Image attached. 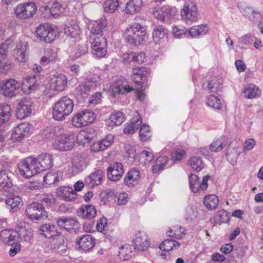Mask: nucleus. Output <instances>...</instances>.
<instances>
[{
  "label": "nucleus",
  "mask_w": 263,
  "mask_h": 263,
  "mask_svg": "<svg viewBox=\"0 0 263 263\" xmlns=\"http://www.w3.org/2000/svg\"><path fill=\"white\" fill-rule=\"evenodd\" d=\"M74 103L68 97H62L57 101L53 108L52 117L57 121H62L73 111Z\"/></svg>",
  "instance_id": "1"
},
{
  "label": "nucleus",
  "mask_w": 263,
  "mask_h": 263,
  "mask_svg": "<svg viewBox=\"0 0 263 263\" xmlns=\"http://www.w3.org/2000/svg\"><path fill=\"white\" fill-rule=\"evenodd\" d=\"M143 27L139 24L134 23L125 29L124 33L125 40L130 44L137 45L144 40L145 33Z\"/></svg>",
  "instance_id": "2"
},
{
  "label": "nucleus",
  "mask_w": 263,
  "mask_h": 263,
  "mask_svg": "<svg viewBox=\"0 0 263 263\" xmlns=\"http://www.w3.org/2000/svg\"><path fill=\"white\" fill-rule=\"evenodd\" d=\"M89 42L91 45L92 53L97 58L104 57L107 54V42L103 35L96 37L95 35L89 36Z\"/></svg>",
  "instance_id": "3"
},
{
  "label": "nucleus",
  "mask_w": 263,
  "mask_h": 263,
  "mask_svg": "<svg viewBox=\"0 0 263 263\" xmlns=\"http://www.w3.org/2000/svg\"><path fill=\"white\" fill-rule=\"evenodd\" d=\"M76 135L73 133H67L61 135L53 143L54 148L59 151L70 150L74 146Z\"/></svg>",
  "instance_id": "4"
},
{
  "label": "nucleus",
  "mask_w": 263,
  "mask_h": 263,
  "mask_svg": "<svg viewBox=\"0 0 263 263\" xmlns=\"http://www.w3.org/2000/svg\"><path fill=\"white\" fill-rule=\"evenodd\" d=\"M95 119L96 116L93 112L86 109L75 115L72 119V124L74 127L80 128L92 123Z\"/></svg>",
  "instance_id": "5"
},
{
  "label": "nucleus",
  "mask_w": 263,
  "mask_h": 263,
  "mask_svg": "<svg viewBox=\"0 0 263 263\" xmlns=\"http://www.w3.org/2000/svg\"><path fill=\"white\" fill-rule=\"evenodd\" d=\"M25 214L28 218L31 220H41L47 218V212L41 204L32 203L26 208Z\"/></svg>",
  "instance_id": "6"
},
{
  "label": "nucleus",
  "mask_w": 263,
  "mask_h": 263,
  "mask_svg": "<svg viewBox=\"0 0 263 263\" xmlns=\"http://www.w3.org/2000/svg\"><path fill=\"white\" fill-rule=\"evenodd\" d=\"M20 175L26 178H30L35 174L39 173L35 165L33 159L31 157H27L21 161L17 165Z\"/></svg>",
  "instance_id": "7"
},
{
  "label": "nucleus",
  "mask_w": 263,
  "mask_h": 263,
  "mask_svg": "<svg viewBox=\"0 0 263 263\" xmlns=\"http://www.w3.org/2000/svg\"><path fill=\"white\" fill-rule=\"evenodd\" d=\"M100 79L97 76L92 78L87 79L82 84L79 85L76 89V95L81 96L83 98L87 97L88 92L94 89L100 84Z\"/></svg>",
  "instance_id": "8"
},
{
  "label": "nucleus",
  "mask_w": 263,
  "mask_h": 263,
  "mask_svg": "<svg viewBox=\"0 0 263 263\" xmlns=\"http://www.w3.org/2000/svg\"><path fill=\"white\" fill-rule=\"evenodd\" d=\"M20 86L15 79H10L0 82V90L5 97H12L18 93Z\"/></svg>",
  "instance_id": "9"
},
{
  "label": "nucleus",
  "mask_w": 263,
  "mask_h": 263,
  "mask_svg": "<svg viewBox=\"0 0 263 263\" xmlns=\"http://www.w3.org/2000/svg\"><path fill=\"white\" fill-rule=\"evenodd\" d=\"M37 11V6L33 2H28L18 5L15 9L16 16L20 19L32 17Z\"/></svg>",
  "instance_id": "10"
},
{
  "label": "nucleus",
  "mask_w": 263,
  "mask_h": 263,
  "mask_svg": "<svg viewBox=\"0 0 263 263\" xmlns=\"http://www.w3.org/2000/svg\"><path fill=\"white\" fill-rule=\"evenodd\" d=\"M36 34L39 40L45 43L53 41L57 35L55 30L47 24L40 25L36 29Z\"/></svg>",
  "instance_id": "11"
},
{
  "label": "nucleus",
  "mask_w": 263,
  "mask_h": 263,
  "mask_svg": "<svg viewBox=\"0 0 263 263\" xmlns=\"http://www.w3.org/2000/svg\"><path fill=\"white\" fill-rule=\"evenodd\" d=\"M151 241L148 234L144 231H138L133 238L134 249L144 252L149 248Z\"/></svg>",
  "instance_id": "12"
},
{
  "label": "nucleus",
  "mask_w": 263,
  "mask_h": 263,
  "mask_svg": "<svg viewBox=\"0 0 263 263\" xmlns=\"http://www.w3.org/2000/svg\"><path fill=\"white\" fill-rule=\"evenodd\" d=\"M34 165L39 173L48 170L53 166L52 156L48 154H42L36 158H33Z\"/></svg>",
  "instance_id": "13"
},
{
  "label": "nucleus",
  "mask_w": 263,
  "mask_h": 263,
  "mask_svg": "<svg viewBox=\"0 0 263 263\" xmlns=\"http://www.w3.org/2000/svg\"><path fill=\"white\" fill-rule=\"evenodd\" d=\"M181 17L186 22L195 21L197 17V9L196 4L192 1L186 2L181 10Z\"/></svg>",
  "instance_id": "14"
},
{
  "label": "nucleus",
  "mask_w": 263,
  "mask_h": 263,
  "mask_svg": "<svg viewBox=\"0 0 263 263\" xmlns=\"http://www.w3.org/2000/svg\"><path fill=\"white\" fill-rule=\"evenodd\" d=\"M32 102L30 98H23L16 106V117L22 120L30 116L32 112Z\"/></svg>",
  "instance_id": "15"
},
{
  "label": "nucleus",
  "mask_w": 263,
  "mask_h": 263,
  "mask_svg": "<svg viewBox=\"0 0 263 263\" xmlns=\"http://www.w3.org/2000/svg\"><path fill=\"white\" fill-rule=\"evenodd\" d=\"M67 84V79L65 74L58 73L53 74L50 81V89L57 92L63 91Z\"/></svg>",
  "instance_id": "16"
},
{
  "label": "nucleus",
  "mask_w": 263,
  "mask_h": 263,
  "mask_svg": "<svg viewBox=\"0 0 263 263\" xmlns=\"http://www.w3.org/2000/svg\"><path fill=\"white\" fill-rule=\"evenodd\" d=\"M223 85V80L219 76H213L202 84L203 89L208 92H216L221 90Z\"/></svg>",
  "instance_id": "17"
},
{
  "label": "nucleus",
  "mask_w": 263,
  "mask_h": 263,
  "mask_svg": "<svg viewBox=\"0 0 263 263\" xmlns=\"http://www.w3.org/2000/svg\"><path fill=\"white\" fill-rule=\"evenodd\" d=\"M18 233V239L21 241L30 242L33 238L32 231L28 223L19 222L15 228Z\"/></svg>",
  "instance_id": "18"
},
{
  "label": "nucleus",
  "mask_w": 263,
  "mask_h": 263,
  "mask_svg": "<svg viewBox=\"0 0 263 263\" xmlns=\"http://www.w3.org/2000/svg\"><path fill=\"white\" fill-rule=\"evenodd\" d=\"M57 196L66 201H71L77 198L78 194L71 186H61L57 190Z\"/></svg>",
  "instance_id": "19"
},
{
  "label": "nucleus",
  "mask_w": 263,
  "mask_h": 263,
  "mask_svg": "<svg viewBox=\"0 0 263 263\" xmlns=\"http://www.w3.org/2000/svg\"><path fill=\"white\" fill-rule=\"evenodd\" d=\"M124 174V169L121 163L113 162L108 167L107 176L111 181H117L119 180Z\"/></svg>",
  "instance_id": "20"
},
{
  "label": "nucleus",
  "mask_w": 263,
  "mask_h": 263,
  "mask_svg": "<svg viewBox=\"0 0 263 263\" xmlns=\"http://www.w3.org/2000/svg\"><path fill=\"white\" fill-rule=\"evenodd\" d=\"M176 12L175 8L170 6H165L160 8H155L153 12L156 17L163 21L169 20L172 16L175 15Z\"/></svg>",
  "instance_id": "21"
},
{
  "label": "nucleus",
  "mask_w": 263,
  "mask_h": 263,
  "mask_svg": "<svg viewBox=\"0 0 263 263\" xmlns=\"http://www.w3.org/2000/svg\"><path fill=\"white\" fill-rule=\"evenodd\" d=\"M150 74V69L148 68L141 67L133 69L132 78L134 82L138 86L143 83Z\"/></svg>",
  "instance_id": "22"
},
{
  "label": "nucleus",
  "mask_w": 263,
  "mask_h": 263,
  "mask_svg": "<svg viewBox=\"0 0 263 263\" xmlns=\"http://www.w3.org/2000/svg\"><path fill=\"white\" fill-rule=\"evenodd\" d=\"M30 126L27 123H22L14 128L11 134V139L20 141L27 136L29 133Z\"/></svg>",
  "instance_id": "23"
},
{
  "label": "nucleus",
  "mask_w": 263,
  "mask_h": 263,
  "mask_svg": "<svg viewBox=\"0 0 263 263\" xmlns=\"http://www.w3.org/2000/svg\"><path fill=\"white\" fill-rule=\"evenodd\" d=\"M96 243L95 239L91 235L86 234L78 237L76 244L79 249L84 251H89L92 249Z\"/></svg>",
  "instance_id": "24"
},
{
  "label": "nucleus",
  "mask_w": 263,
  "mask_h": 263,
  "mask_svg": "<svg viewBox=\"0 0 263 263\" xmlns=\"http://www.w3.org/2000/svg\"><path fill=\"white\" fill-rule=\"evenodd\" d=\"M0 239L4 243L13 246L18 242V233L15 230L5 229L0 233Z\"/></svg>",
  "instance_id": "25"
},
{
  "label": "nucleus",
  "mask_w": 263,
  "mask_h": 263,
  "mask_svg": "<svg viewBox=\"0 0 263 263\" xmlns=\"http://www.w3.org/2000/svg\"><path fill=\"white\" fill-rule=\"evenodd\" d=\"M28 45L26 42H19L16 46L14 55L16 59L20 62H25L28 60Z\"/></svg>",
  "instance_id": "26"
},
{
  "label": "nucleus",
  "mask_w": 263,
  "mask_h": 263,
  "mask_svg": "<svg viewBox=\"0 0 263 263\" xmlns=\"http://www.w3.org/2000/svg\"><path fill=\"white\" fill-rule=\"evenodd\" d=\"M104 176L103 172L98 170L90 174L85 179V184L89 187L92 188L101 184Z\"/></svg>",
  "instance_id": "27"
},
{
  "label": "nucleus",
  "mask_w": 263,
  "mask_h": 263,
  "mask_svg": "<svg viewBox=\"0 0 263 263\" xmlns=\"http://www.w3.org/2000/svg\"><path fill=\"white\" fill-rule=\"evenodd\" d=\"M111 93L114 97L119 94H124L130 92L133 88L127 84L126 82L118 80L110 86Z\"/></svg>",
  "instance_id": "28"
},
{
  "label": "nucleus",
  "mask_w": 263,
  "mask_h": 263,
  "mask_svg": "<svg viewBox=\"0 0 263 263\" xmlns=\"http://www.w3.org/2000/svg\"><path fill=\"white\" fill-rule=\"evenodd\" d=\"M7 208L12 211H17L20 209L23 205L22 198L18 195L13 194V191L8 196L5 200Z\"/></svg>",
  "instance_id": "29"
},
{
  "label": "nucleus",
  "mask_w": 263,
  "mask_h": 263,
  "mask_svg": "<svg viewBox=\"0 0 263 263\" xmlns=\"http://www.w3.org/2000/svg\"><path fill=\"white\" fill-rule=\"evenodd\" d=\"M114 139V137L112 135H107L104 138L93 143L90 149L94 152L104 151L112 144Z\"/></svg>",
  "instance_id": "30"
},
{
  "label": "nucleus",
  "mask_w": 263,
  "mask_h": 263,
  "mask_svg": "<svg viewBox=\"0 0 263 263\" xmlns=\"http://www.w3.org/2000/svg\"><path fill=\"white\" fill-rule=\"evenodd\" d=\"M95 135V131L93 128H87L81 130L77 137L76 136V139L80 144L84 145L89 143Z\"/></svg>",
  "instance_id": "31"
},
{
  "label": "nucleus",
  "mask_w": 263,
  "mask_h": 263,
  "mask_svg": "<svg viewBox=\"0 0 263 263\" xmlns=\"http://www.w3.org/2000/svg\"><path fill=\"white\" fill-rule=\"evenodd\" d=\"M58 225L61 228L65 229L69 232H76L78 228L77 221L72 218L62 217L57 220Z\"/></svg>",
  "instance_id": "32"
},
{
  "label": "nucleus",
  "mask_w": 263,
  "mask_h": 263,
  "mask_svg": "<svg viewBox=\"0 0 263 263\" xmlns=\"http://www.w3.org/2000/svg\"><path fill=\"white\" fill-rule=\"evenodd\" d=\"M72 164L77 172L82 171L87 165L86 155L82 154H75L72 159Z\"/></svg>",
  "instance_id": "33"
},
{
  "label": "nucleus",
  "mask_w": 263,
  "mask_h": 263,
  "mask_svg": "<svg viewBox=\"0 0 263 263\" xmlns=\"http://www.w3.org/2000/svg\"><path fill=\"white\" fill-rule=\"evenodd\" d=\"M96 209L92 205H86L82 206L77 211V215L82 218L92 219L96 215Z\"/></svg>",
  "instance_id": "34"
},
{
  "label": "nucleus",
  "mask_w": 263,
  "mask_h": 263,
  "mask_svg": "<svg viewBox=\"0 0 263 263\" xmlns=\"http://www.w3.org/2000/svg\"><path fill=\"white\" fill-rule=\"evenodd\" d=\"M124 121V116L121 111H117L111 114L109 118L105 120V125L108 127L112 128L120 125Z\"/></svg>",
  "instance_id": "35"
},
{
  "label": "nucleus",
  "mask_w": 263,
  "mask_h": 263,
  "mask_svg": "<svg viewBox=\"0 0 263 263\" xmlns=\"http://www.w3.org/2000/svg\"><path fill=\"white\" fill-rule=\"evenodd\" d=\"M39 233L45 237L53 238V239L59 235L55 226L50 224L42 225L39 229Z\"/></svg>",
  "instance_id": "36"
},
{
  "label": "nucleus",
  "mask_w": 263,
  "mask_h": 263,
  "mask_svg": "<svg viewBox=\"0 0 263 263\" xmlns=\"http://www.w3.org/2000/svg\"><path fill=\"white\" fill-rule=\"evenodd\" d=\"M38 85L35 77H28L22 82V89L24 93H30L36 89Z\"/></svg>",
  "instance_id": "37"
},
{
  "label": "nucleus",
  "mask_w": 263,
  "mask_h": 263,
  "mask_svg": "<svg viewBox=\"0 0 263 263\" xmlns=\"http://www.w3.org/2000/svg\"><path fill=\"white\" fill-rule=\"evenodd\" d=\"M57 59V53L51 48H47L44 51V54L41 58L40 63L42 65H47L55 62Z\"/></svg>",
  "instance_id": "38"
},
{
  "label": "nucleus",
  "mask_w": 263,
  "mask_h": 263,
  "mask_svg": "<svg viewBox=\"0 0 263 263\" xmlns=\"http://www.w3.org/2000/svg\"><path fill=\"white\" fill-rule=\"evenodd\" d=\"M238 148V146H234L232 143H231L227 148V159L233 165L236 163V160L240 155Z\"/></svg>",
  "instance_id": "39"
},
{
  "label": "nucleus",
  "mask_w": 263,
  "mask_h": 263,
  "mask_svg": "<svg viewBox=\"0 0 263 263\" xmlns=\"http://www.w3.org/2000/svg\"><path fill=\"white\" fill-rule=\"evenodd\" d=\"M13 174L7 170L0 171V185L1 187H12V177Z\"/></svg>",
  "instance_id": "40"
},
{
  "label": "nucleus",
  "mask_w": 263,
  "mask_h": 263,
  "mask_svg": "<svg viewBox=\"0 0 263 263\" xmlns=\"http://www.w3.org/2000/svg\"><path fill=\"white\" fill-rule=\"evenodd\" d=\"M11 116V108L7 104L0 105V125L7 122Z\"/></svg>",
  "instance_id": "41"
},
{
  "label": "nucleus",
  "mask_w": 263,
  "mask_h": 263,
  "mask_svg": "<svg viewBox=\"0 0 263 263\" xmlns=\"http://www.w3.org/2000/svg\"><path fill=\"white\" fill-rule=\"evenodd\" d=\"M142 6V0H130L127 3L125 11L127 13L133 14L139 12Z\"/></svg>",
  "instance_id": "42"
},
{
  "label": "nucleus",
  "mask_w": 263,
  "mask_h": 263,
  "mask_svg": "<svg viewBox=\"0 0 263 263\" xmlns=\"http://www.w3.org/2000/svg\"><path fill=\"white\" fill-rule=\"evenodd\" d=\"M203 202L207 209L213 210L217 207L219 204V199L215 195L210 194L204 197Z\"/></svg>",
  "instance_id": "43"
},
{
  "label": "nucleus",
  "mask_w": 263,
  "mask_h": 263,
  "mask_svg": "<svg viewBox=\"0 0 263 263\" xmlns=\"http://www.w3.org/2000/svg\"><path fill=\"white\" fill-rule=\"evenodd\" d=\"M140 178V172L137 169L129 171L124 179L125 183L128 186H134Z\"/></svg>",
  "instance_id": "44"
},
{
  "label": "nucleus",
  "mask_w": 263,
  "mask_h": 263,
  "mask_svg": "<svg viewBox=\"0 0 263 263\" xmlns=\"http://www.w3.org/2000/svg\"><path fill=\"white\" fill-rule=\"evenodd\" d=\"M227 143V138L226 137H220L213 141L210 146V149L213 152H220Z\"/></svg>",
  "instance_id": "45"
},
{
  "label": "nucleus",
  "mask_w": 263,
  "mask_h": 263,
  "mask_svg": "<svg viewBox=\"0 0 263 263\" xmlns=\"http://www.w3.org/2000/svg\"><path fill=\"white\" fill-rule=\"evenodd\" d=\"M106 26V22L104 20H99L92 24V25L90 27V31L91 35H95L96 37H98L101 34L102 30Z\"/></svg>",
  "instance_id": "46"
},
{
  "label": "nucleus",
  "mask_w": 263,
  "mask_h": 263,
  "mask_svg": "<svg viewBox=\"0 0 263 263\" xmlns=\"http://www.w3.org/2000/svg\"><path fill=\"white\" fill-rule=\"evenodd\" d=\"M244 15L254 24L259 23L261 20V15L251 8H246L244 11Z\"/></svg>",
  "instance_id": "47"
},
{
  "label": "nucleus",
  "mask_w": 263,
  "mask_h": 263,
  "mask_svg": "<svg viewBox=\"0 0 263 263\" xmlns=\"http://www.w3.org/2000/svg\"><path fill=\"white\" fill-rule=\"evenodd\" d=\"M168 158L165 156L159 157L155 161L152 167V171L154 173H158L163 170L164 166L167 163Z\"/></svg>",
  "instance_id": "48"
},
{
  "label": "nucleus",
  "mask_w": 263,
  "mask_h": 263,
  "mask_svg": "<svg viewBox=\"0 0 263 263\" xmlns=\"http://www.w3.org/2000/svg\"><path fill=\"white\" fill-rule=\"evenodd\" d=\"M189 31L191 36L196 37L205 34L208 31V27L205 25L195 26L191 27Z\"/></svg>",
  "instance_id": "49"
},
{
  "label": "nucleus",
  "mask_w": 263,
  "mask_h": 263,
  "mask_svg": "<svg viewBox=\"0 0 263 263\" xmlns=\"http://www.w3.org/2000/svg\"><path fill=\"white\" fill-rule=\"evenodd\" d=\"M180 246V243L173 239H166L159 245V248L162 251L168 252L173 249H178Z\"/></svg>",
  "instance_id": "50"
},
{
  "label": "nucleus",
  "mask_w": 263,
  "mask_h": 263,
  "mask_svg": "<svg viewBox=\"0 0 263 263\" xmlns=\"http://www.w3.org/2000/svg\"><path fill=\"white\" fill-rule=\"evenodd\" d=\"M189 165L196 172H200L204 167V163L198 156L192 157L189 160Z\"/></svg>",
  "instance_id": "51"
},
{
  "label": "nucleus",
  "mask_w": 263,
  "mask_h": 263,
  "mask_svg": "<svg viewBox=\"0 0 263 263\" xmlns=\"http://www.w3.org/2000/svg\"><path fill=\"white\" fill-rule=\"evenodd\" d=\"M245 97L252 99L260 95L259 88L254 84H250L246 86L243 90Z\"/></svg>",
  "instance_id": "52"
},
{
  "label": "nucleus",
  "mask_w": 263,
  "mask_h": 263,
  "mask_svg": "<svg viewBox=\"0 0 263 263\" xmlns=\"http://www.w3.org/2000/svg\"><path fill=\"white\" fill-rule=\"evenodd\" d=\"M62 173L61 172L47 173L44 177V181L47 184H52L56 183L62 179Z\"/></svg>",
  "instance_id": "53"
},
{
  "label": "nucleus",
  "mask_w": 263,
  "mask_h": 263,
  "mask_svg": "<svg viewBox=\"0 0 263 263\" xmlns=\"http://www.w3.org/2000/svg\"><path fill=\"white\" fill-rule=\"evenodd\" d=\"M206 104L209 107L215 109H220L221 108V103L220 99L213 95L206 97Z\"/></svg>",
  "instance_id": "54"
},
{
  "label": "nucleus",
  "mask_w": 263,
  "mask_h": 263,
  "mask_svg": "<svg viewBox=\"0 0 263 263\" xmlns=\"http://www.w3.org/2000/svg\"><path fill=\"white\" fill-rule=\"evenodd\" d=\"M168 236L175 239H182L186 234V230L181 227H176L175 230L170 229L167 232Z\"/></svg>",
  "instance_id": "55"
},
{
  "label": "nucleus",
  "mask_w": 263,
  "mask_h": 263,
  "mask_svg": "<svg viewBox=\"0 0 263 263\" xmlns=\"http://www.w3.org/2000/svg\"><path fill=\"white\" fill-rule=\"evenodd\" d=\"M167 34V31L163 27L160 26L154 29L153 33L154 41L156 43H159L161 40H163Z\"/></svg>",
  "instance_id": "56"
},
{
  "label": "nucleus",
  "mask_w": 263,
  "mask_h": 263,
  "mask_svg": "<svg viewBox=\"0 0 263 263\" xmlns=\"http://www.w3.org/2000/svg\"><path fill=\"white\" fill-rule=\"evenodd\" d=\"M120 258L123 260H127L132 256V247L129 245H125L120 248L119 252Z\"/></svg>",
  "instance_id": "57"
},
{
  "label": "nucleus",
  "mask_w": 263,
  "mask_h": 263,
  "mask_svg": "<svg viewBox=\"0 0 263 263\" xmlns=\"http://www.w3.org/2000/svg\"><path fill=\"white\" fill-rule=\"evenodd\" d=\"M64 32L67 35L75 38L80 35L81 30L78 25L73 24L65 27L64 28Z\"/></svg>",
  "instance_id": "58"
},
{
  "label": "nucleus",
  "mask_w": 263,
  "mask_h": 263,
  "mask_svg": "<svg viewBox=\"0 0 263 263\" xmlns=\"http://www.w3.org/2000/svg\"><path fill=\"white\" fill-rule=\"evenodd\" d=\"M216 223H225L228 221L227 212L225 210L218 211L214 216Z\"/></svg>",
  "instance_id": "59"
},
{
  "label": "nucleus",
  "mask_w": 263,
  "mask_h": 263,
  "mask_svg": "<svg viewBox=\"0 0 263 263\" xmlns=\"http://www.w3.org/2000/svg\"><path fill=\"white\" fill-rule=\"evenodd\" d=\"M150 136L151 132L149 126L145 124L142 125L139 131V137L143 141H145Z\"/></svg>",
  "instance_id": "60"
},
{
  "label": "nucleus",
  "mask_w": 263,
  "mask_h": 263,
  "mask_svg": "<svg viewBox=\"0 0 263 263\" xmlns=\"http://www.w3.org/2000/svg\"><path fill=\"white\" fill-rule=\"evenodd\" d=\"M119 6L118 0H108L104 3V9L106 11L114 12Z\"/></svg>",
  "instance_id": "61"
},
{
  "label": "nucleus",
  "mask_w": 263,
  "mask_h": 263,
  "mask_svg": "<svg viewBox=\"0 0 263 263\" xmlns=\"http://www.w3.org/2000/svg\"><path fill=\"white\" fill-rule=\"evenodd\" d=\"M10 44V41L7 40L0 45V64L6 59Z\"/></svg>",
  "instance_id": "62"
},
{
  "label": "nucleus",
  "mask_w": 263,
  "mask_h": 263,
  "mask_svg": "<svg viewBox=\"0 0 263 263\" xmlns=\"http://www.w3.org/2000/svg\"><path fill=\"white\" fill-rule=\"evenodd\" d=\"M60 134V128L59 127H55L54 128H50L46 130L45 132V136L47 139H53L57 138Z\"/></svg>",
  "instance_id": "63"
},
{
  "label": "nucleus",
  "mask_w": 263,
  "mask_h": 263,
  "mask_svg": "<svg viewBox=\"0 0 263 263\" xmlns=\"http://www.w3.org/2000/svg\"><path fill=\"white\" fill-rule=\"evenodd\" d=\"M198 180V177L194 174L192 173L189 177L190 186L191 190L194 193L197 192V188L196 187L199 184Z\"/></svg>",
  "instance_id": "64"
}]
</instances>
